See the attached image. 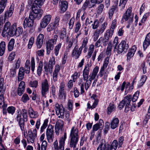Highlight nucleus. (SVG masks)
<instances>
[{"label":"nucleus","instance_id":"obj_34","mask_svg":"<svg viewBox=\"0 0 150 150\" xmlns=\"http://www.w3.org/2000/svg\"><path fill=\"white\" fill-rule=\"evenodd\" d=\"M115 106L113 103H110L107 108V114H110L112 112L115 110Z\"/></svg>","mask_w":150,"mask_h":150},{"label":"nucleus","instance_id":"obj_27","mask_svg":"<svg viewBox=\"0 0 150 150\" xmlns=\"http://www.w3.org/2000/svg\"><path fill=\"white\" fill-rule=\"evenodd\" d=\"M55 58L54 57H52L50 58L49 61L48 68L50 72L51 73L52 71L53 66L55 64Z\"/></svg>","mask_w":150,"mask_h":150},{"label":"nucleus","instance_id":"obj_37","mask_svg":"<svg viewBox=\"0 0 150 150\" xmlns=\"http://www.w3.org/2000/svg\"><path fill=\"white\" fill-rule=\"evenodd\" d=\"M88 7L89 8H91V7L90 6L89 0H86L82 6L81 10L85 11Z\"/></svg>","mask_w":150,"mask_h":150},{"label":"nucleus","instance_id":"obj_48","mask_svg":"<svg viewBox=\"0 0 150 150\" xmlns=\"http://www.w3.org/2000/svg\"><path fill=\"white\" fill-rule=\"evenodd\" d=\"M62 45V43H59L55 47L54 51V53L56 56H57L58 55L59 50L61 47Z\"/></svg>","mask_w":150,"mask_h":150},{"label":"nucleus","instance_id":"obj_52","mask_svg":"<svg viewBox=\"0 0 150 150\" xmlns=\"http://www.w3.org/2000/svg\"><path fill=\"white\" fill-rule=\"evenodd\" d=\"M104 142L103 141L99 145V146L98 147L97 150H104L106 147V144L105 142V141H104Z\"/></svg>","mask_w":150,"mask_h":150},{"label":"nucleus","instance_id":"obj_31","mask_svg":"<svg viewBox=\"0 0 150 150\" xmlns=\"http://www.w3.org/2000/svg\"><path fill=\"white\" fill-rule=\"evenodd\" d=\"M68 7V3L66 1H64L61 3L60 6V12L64 13L67 10Z\"/></svg>","mask_w":150,"mask_h":150},{"label":"nucleus","instance_id":"obj_43","mask_svg":"<svg viewBox=\"0 0 150 150\" xmlns=\"http://www.w3.org/2000/svg\"><path fill=\"white\" fill-rule=\"evenodd\" d=\"M104 5L103 4H99L96 8L97 13L98 14H101L103 11Z\"/></svg>","mask_w":150,"mask_h":150},{"label":"nucleus","instance_id":"obj_55","mask_svg":"<svg viewBox=\"0 0 150 150\" xmlns=\"http://www.w3.org/2000/svg\"><path fill=\"white\" fill-rule=\"evenodd\" d=\"M59 20V16H57L56 17L54 23L51 24L54 28H56L58 26Z\"/></svg>","mask_w":150,"mask_h":150},{"label":"nucleus","instance_id":"obj_22","mask_svg":"<svg viewBox=\"0 0 150 150\" xmlns=\"http://www.w3.org/2000/svg\"><path fill=\"white\" fill-rule=\"evenodd\" d=\"M137 47L135 45L133 46L132 48L128 50V53L127 54V60H128L133 57L136 51Z\"/></svg>","mask_w":150,"mask_h":150},{"label":"nucleus","instance_id":"obj_47","mask_svg":"<svg viewBox=\"0 0 150 150\" xmlns=\"http://www.w3.org/2000/svg\"><path fill=\"white\" fill-rule=\"evenodd\" d=\"M132 96L130 95H128L125 96L123 100L125 103V104H130Z\"/></svg>","mask_w":150,"mask_h":150},{"label":"nucleus","instance_id":"obj_53","mask_svg":"<svg viewBox=\"0 0 150 150\" xmlns=\"http://www.w3.org/2000/svg\"><path fill=\"white\" fill-rule=\"evenodd\" d=\"M30 99L28 96L26 94H24L22 96L21 100L24 103H25Z\"/></svg>","mask_w":150,"mask_h":150},{"label":"nucleus","instance_id":"obj_44","mask_svg":"<svg viewBox=\"0 0 150 150\" xmlns=\"http://www.w3.org/2000/svg\"><path fill=\"white\" fill-rule=\"evenodd\" d=\"M118 145V141L116 140H114L111 144L110 150H116Z\"/></svg>","mask_w":150,"mask_h":150},{"label":"nucleus","instance_id":"obj_56","mask_svg":"<svg viewBox=\"0 0 150 150\" xmlns=\"http://www.w3.org/2000/svg\"><path fill=\"white\" fill-rule=\"evenodd\" d=\"M139 93L140 92L137 91L133 95L132 99V101L133 102H135L136 101L139 96Z\"/></svg>","mask_w":150,"mask_h":150},{"label":"nucleus","instance_id":"obj_1","mask_svg":"<svg viewBox=\"0 0 150 150\" xmlns=\"http://www.w3.org/2000/svg\"><path fill=\"white\" fill-rule=\"evenodd\" d=\"M33 11L30 13L29 16V18H26L24 20L23 26L24 28L27 27H31L34 24V20L35 18L40 19L42 17L43 13V11L41 9H38L35 8H32Z\"/></svg>","mask_w":150,"mask_h":150},{"label":"nucleus","instance_id":"obj_18","mask_svg":"<svg viewBox=\"0 0 150 150\" xmlns=\"http://www.w3.org/2000/svg\"><path fill=\"white\" fill-rule=\"evenodd\" d=\"M59 87V89L58 96L59 98L61 99L64 98L65 99L66 98V96L64 91L65 84L64 82H62Z\"/></svg>","mask_w":150,"mask_h":150},{"label":"nucleus","instance_id":"obj_30","mask_svg":"<svg viewBox=\"0 0 150 150\" xmlns=\"http://www.w3.org/2000/svg\"><path fill=\"white\" fill-rule=\"evenodd\" d=\"M119 123V120L118 118H114L110 123L111 128L114 129L117 127Z\"/></svg>","mask_w":150,"mask_h":150},{"label":"nucleus","instance_id":"obj_25","mask_svg":"<svg viewBox=\"0 0 150 150\" xmlns=\"http://www.w3.org/2000/svg\"><path fill=\"white\" fill-rule=\"evenodd\" d=\"M25 72L24 71V68L21 67L19 69L18 74V80L20 81H21L24 78Z\"/></svg>","mask_w":150,"mask_h":150},{"label":"nucleus","instance_id":"obj_12","mask_svg":"<svg viewBox=\"0 0 150 150\" xmlns=\"http://www.w3.org/2000/svg\"><path fill=\"white\" fill-rule=\"evenodd\" d=\"M129 47L128 44L125 41H122L117 47V53L118 54L121 53L123 52H126Z\"/></svg>","mask_w":150,"mask_h":150},{"label":"nucleus","instance_id":"obj_49","mask_svg":"<svg viewBox=\"0 0 150 150\" xmlns=\"http://www.w3.org/2000/svg\"><path fill=\"white\" fill-rule=\"evenodd\" d=\"M45 0H35L34 2V5L40 8L43 4Z\"/></svg>","mask_w":150,"mask_h":150},{"label":"nucleus","instance_id":"obj_8","mask_svg":"<svg viewBox=\"0 0 150 150\" xmlns=\"http://www.w3.org/2000/svg\"><path fill=\"white\" fill-rule=\"evenodd\" d=\"M132 8L129 7L128 8L125 13L123 14L122 21L125 20V21L128 20L129 24L132 23L133 22V16L131 14Z\"/></svg>","mask_w":150,"mask_h":150},{"label":"nucleus","instance_id":"obj_61","mask_svg":"<svg viewBox=\"0 0 150 150\" xmlns=\"http://www.w3.org/2000/svg\"><path fill=\"white\" fill-rule=\"evenodd\" d=\"M109 57H107L106 58L104 61V63L103 64L101 68L105 69L107 67L109 63Z\"/></svg>","mask_w":150,"mask_h":150},{"label":"nucleus","instance_id":"obj_58","mask_svg":"<svg viewBox=\"0 0 150 150\" xmlns=\"http://www.w3.org/2000/svg\"><path fill=\"white\" fill-rule=\"evenodd\" d=\"M100 38L101 39V42L103 43V46L105 47L108 44L109 40L104 37H100Z\"/></svg>","mask_w":150,"mask_h":150},{"label":"nucleus","instance_id":"obj_45","mask_svg":"<svg viewBox=\"0 0 150 150\" xmlns=\"http://www.w3.org/2000/svg\"><path fill=\"white\" fill-rule=\"evenodd\" d=\"M16 110V108L13 106L8 107L6 109L7 112L13 115L15 113Z\"/></svg>","mask_w":150,"mask_h":150},{"label":"nucleus","instance_id":"obj_57","mask_svg":"<svg viewBox=\"0 0 150 150\" xmlns=\"http://www.w3.org/2000/svg\"><path fill=\"white\" fill-rule=\"evenodd\" d=\"M92 26L93 29L95 30L97 29L99 26V21L97 19L95 20L93 23L92 25Z\"/></svg>","mask_w":150,"mask_h":150},{"label":"nucleus","instance_id":"obj_64","mask_svg":"<svg viewBox=\"0 0 150 150\" xmlns=\"http://www.w3.org/2000/svg\"><path fill=\"white\" fill-rule=\"evenodd\" d=\"M17 69L13 67L10 70V76L11 77L14 76L16 74V70Z\"/></svg>","mask_w":150,"mask_h":150},{"label":"nucleus","instance_id":"obj_59","mask_svg":"<svg viewBox=\"0 0 150 150\" xmlns=\"http://www.w3.org/2000/svg\"><path fill=\"white\" fill-rule=\"evenodd\" d=\"M75 26L74 33H76L79 32L81 27V24L80 22L79 21L77 22Z\"/></svg>","mask_w":150,"mask_h":150},{"label":"nucleus","instance_id":"obj_33","mask_svg":"<svg viewBox=\"0 0 150 150\" xmlns=\"http://www.w3.org/2000/svg\"><path fill=\"white\" fill-rule=\"evenodd\" d=\"M118 1L117 0L116 6L113 5L112 6L111 8L110 9L108 12L109 18L111 19L113 14L115 10L117 8V4H118Z\"/></svg>","mask_w":150,"mask_h":150},{"label":"nucleus","instance_id":"obj_24","mask_svg":"<svg viewBox=\"0 0 150 150\" xmlns=\"http://www.w3.org/2000/svg\"><path fill=\"white\" fill-rule=\"evenodd\" d=\"M66 42L68 44V47L69 49L71 47L73 43H77V42L74 39L73 37H72L71 38H69V36L67 37L66 39Z\"/></svg>","mask_w":150,"mask_h":150},{"label":"nucleus","instance_id":"obj_13","mask_svg":"<svg viewBox=\"0 0 150 150\" xmlns=\"http://www.w3.org/2000/svg\"><path fill=\"white\" fill-rule=\"evenodd\" d=\"M12 26H11L10 23L8 22H6L4 25L3 29L2 35L3 37H5L9 35L10 36L11 32L12 31Z\"/></svg>","mask_w":150,"mask_h":150},{"label":"nucleus","instance_id":"obj_35","mask_svg":"<svg viewBox=\"0 0 150 150\" xmlns=\"http://www.w3.org/2000/svg\"><path fill=\"white\" fill-rule=\"evenodd\" d=\"M30 61L29 60H27L25 64L24 68V72L27 74H29L30 72Z\"/></svg>","mask_w":150,"mask_h":150},{"label":"nucleus","instance_id":"obj_32","mask_svg":"<svg viewBox=\"0 0 150 150\" xmlns=\"http://www.w3.org/2000/svg\"><path fill=\"white\" fill-rule=\"evenodd\" d=\"M47 146V143L46 141L44 140L43 141L40 147V145L39 144H38L37 147V149L38 150H46Z\"/></svg>","mask_w":150,"mask_h":150},{"label":"nucleus","instance_id":"obj_62","mask_svg":"<svg viewBox=\"0 0 150 150\" xmlns=\"http://www.w3.org/2000/svg\"><path fill=\"white\" fill-rule=\"evenodd\" d=\"M109 57H107L106 58L104 61V63L103 64L101 68L105 69L107 67L109 63Z\"/></svg>","mask_w":150,"mask_h":150},{"label":"nucleus","instance_id":"obj_7","mask_svg":"<svg viewBox=\"0 0 150 150\" xmlns=\"http://www.w3.org/2000/svg\"><path fill=\"white\" fill-rule=\"evenodd\" d=\"M37 137V131L35 129L33 131L29 129L28 131V137L27 141L28 143H33Z\"/></svg>","mask_w":150,"mask_h":150},{"label":"nucleus","instance_id":"obj_36","mask_svg":"<svg viewBox=\"0 0 150 150\" xmlns=\"http://www.w3.org/2000/svg\"><path fill=\"white\" fill-rule=\"evenodd\" d=\"M105 69L102 68H101L100 69V71L99 73V74L98 76H96L97 77L99 76L100 77H102L103 75H104L103 79H106L108 77V74L106 72H105Z\"/></svg>","mask_w":150,"mask_h":150},{"label":"nucleus","instance_id":"obj_19","mask_svg":"<svg viewBox=\"0 0 150 150\" xmlns=\"http://www.w3.org/2000/svg\"><path fill=\"white\" fill-rule=\"evenodd\" d=\"M55 44L52 40H49L46 42L47 54H49L54 48V44Z\"/></svg>","mask_w":150,"mask_h":150},{"label":"nucleus","instance_id":"obj_40","mask_svg":"<svg viewBox=\"0 0 150 150\" xmlns=\"http://www.w3.org/2000/svg\"><path fill=\"white\" fill-rule=\"evenodd\" d=\"M14 39L13 38L11 39L8 45V49L9 51H11L13 50L14 47Z\"/></svg>","mask_w":150,"mask_h":150},{"label":"nucleus","instance_id":"obj_26","mask_svg":"<svg viewBox=\"0 0 150 150\" xmlns=\"http://www.w3.org/2000/svg\"><path fill=\"white\" fill-rule=\"evenodd\" d=\"M29 114L30 117L32 118H36L38 116V112L36 111H34L32 108H29Z\"/></svg>","mask_w":150,"mask_h":150},{"label":"nucleus","instance_id":"obj_11","mask_svg":"<svg viewBox=\"0 0 150 150\" xmlns=\"http://www.w3.org/2000/svg\"><path fill=\"white\" fill-rule=\"evenodd\" d=\"M49 86L48 81L45 79L41 84V93L42 96L46 97V95L49 92Z\"/></svg>","mask_w":150,"mask_h":150},{"label":"nucleus","instance_id":"obj_10","mask_svg":"<svg viewBox=\"0 0 150 150\" xmlns=\"http://www.w3.org/2000/svg\"><path fill=\"white\" fill-rule=\"evenodd\" d=\"M46 135L48 141L50 143L52 142L54 139V126L49 125L46 130Z\"/></svg>","mask_w":150,"mask_h":150},{"label":"nucleus","instance_id":"obj_39","mask_svg":"<svg viewBox=\"0 0 150 150\" xmlns=\"http://www.w3.org/2000/svg\"><path fill=\"white\" fill-rule=\"evenodd\" d=\"M7 1V0H1L0 1V14L4 10Z\"/></svg>","mask_w":150,"mask_h":150},{"label":"nucleus","instance_id":"obj_21","mask_svg":"<svg viewBox=\"0 0 150 150\" xmlns=\"http://www.w3.org/2000/svg\"><path fill=\"white\" fill-rule=\"evenodd\" d=\"M91 66V65H89V64L88 63L86 65L83 71V78H86L89 77V73L90 71V68Z\"/></svg>","mask_w":150,"mask_h":150},{"label":"nucleus","instance_id":"obj_38","mask_svg":"<svg viewBox=\"0 0 150 150\" xmlns=\"http://www.w3.org/2000/svg\"><path fill=\"white\" fill-rule=\"evenodd\" d=\"M114 31L112 30H107L105 33L104 37L108 40H109L112 37Z\"/></svg>","mask_w":150,"mask_h":150},{"label":"nucleus","instance_id":"obj_51","mask_svg":"<svg viewBox=\"0 0 150 150\" xmlns=\"http://www.w3.org/2000/svg\"><path fill=\"white\" fill-rule=\"evenodd\" d=\"M128 0H120L119 6L120 7L122 10L124 9Z\"/></svg>","mask_w":150,"mask_h":150},{"label":"nucleus","instance_id":"obj_6","mask_svg":"<svg viewBox=\"0 0 150 150\" xmlns=\"http://www.w3.org/2000/svg\"><path fill=\"white\" fill-rule=\"evenodd\" d=\"M107 23L106 22H104L101 26L99 29H97L95 30L94 33L93 40L94 41H96L98 39L99 35L102 34L105 31L107 26Z\"/></svg>","mask_w":150,"mask_h":150},{"label":"nucleus","instance_id":"obj_29","mask_svg":"<svg viewBox=\"0 0 150 150\" xmlns=\"http://www.w3.org/2000/svg\"><path fill=\"white\" fill-rule=\"evenodd\" d=\"M13 8L11 6L8 11H7L4 14V20H6L9 17L11 16L13 14Z\"/></svg>","mask_w":150,"mask_h":150},{"label":"nucleus","instance_id":"obj_63","mask_svg":"<svg viewBox=\"0 0 150 150\" xmlns=\"http://www.w3.org/2000/svg\"><path fill=\"white\" fill-rule=\"evenodd\" d=\"M75 19L74 18H72L70 20L69 23V29H72L74 26Z\"/></svg>","mask_w":150,"mask_h":150},{"label":"nucleus","instance_id":"obj_46","mask_svg":"<svg viewBox=\"0 0 150 150\" xmlns=\"http://www.w3.org/2000/svg\"><path fill=\"white\" fill-rule=\"evenodd\" d=\"M48 122V120L47 119H46L44 120L43 123L40 128V132L41 133L43 132L47 127Z\"/></svg>","mask_w":150,"mask_h":150},{"label":"nucleus","instance_id":"obj_23","mask_svg":"<svg viewBox=\"0 0 150 150\" xmlns=\"http://www.w3.org/2000/svg\"><path fill=\"white\" fill-rule=\"evenodd\" d=\"M150 45V32L148 33L145 38L143 43V46L144 50H145Z\"/></svg>","mask_w":150,"mask_h":150},{"label":"nucleus","instance_id":"obj_28","mask_svg":"<svg viewBox=\"0 0 150 150\" xmlns=\"http://www.w3.org/2000/svg\"><path fill=\"white\" fill-rule=\"evenodd\" d=\"M59 34L60 40H64L65 38H67V36H68L67 35L66 30L64 28H62L60 30Z\"/></svg>","mask_w":150,"mask_h":150},{"label":"nucleus","instance_id":"obj_2","mask_svg":"<svg viewBox=\"0 0 150 150\" xmlns=\"http://www.w3.org/2000/svg\"><path fill=\"white\" fill-rule=\"evenodd\" d=\"M16 115L15 119L18 122L21 130L24 131L25 122L27 121L28 117L27 110L25 109H23L21 110L20 109H18Z\"/></svg>","mask_w":150,"mask_h":150},{"label":"nucleus","instance_id":"obj_14","mask_svg":"<svg viewBox=\"0 0 150 150\" xmlns=\"http://www.w3.org/2000/svg\"><path fill=\"white\" fill-rule=\"evenodd\" d=\"M51 19V16L48 14L44 16L40 23V26L41 28H45L50 23Z\"/></svg>","mask_w":150,"mask_h":150},{"label":"nucleus","instance_id":"obj_3","mask_svg":"<svg viewBox=\"0 0 150 150\" xmlns=\"http://www.w3.org/2000/svg\"><path fill=\"white\" fill-rule=\"evenodd\" d=\"M70 139L69 142V146L71 148L75 149L79 141L78 130L73 127L71 131L70 134Z\"/></svg>","mask_w":150,"mask_h":150},{"label":"nucleus","instance_id":"obj_16","mask_svg":"<svg viewBox=\"0 0 150 150\" xmlns=\"http://www.w3.org/2000/svg\"><path fill=\"white\" fill-rule=\"evenodd\" d=\"M82 50L80 47L79 48L78 45L76 44L72 52V57H74L76 59H78L81 53Z\"/></svg>","mask_w":150,"mask_h":150},{"label":"nucleus","instance_id":"obj_20","mask_svg":"<svg viewBox=\"0 0 150 150\" xmlns=\"http://www.w3.org/2000/svg\"><path fill=\"white\" fill-rule=\"evenodd\" d=\"M64 125L63 121L61 120H59L56 123L55 127L56 134L58 135L59 134L60 129H62Z\"/></svg>","mask_w":150,"mask_h":150},{"label":"nucleus","instance_id":"obj_41","mask_svg":"<svg viewBox=\"0 0 150 150\" xmlns=\"http://www.w3.org/2000/svg\"><path fill=\"white\" fill-rule=\"evenodd\" d=\"M43 66L42 62L40 61L37 68V74L39 76H40L42 73Z\"/></svg>","mask_w":150,"mask_h":150},{"label":"nucleus","instance_id":"obj_54","mask_svg":"<svg viewBox=\"0 0 150 150\" xmlns=\"http://www.w3.org/2000/svg\"><path fill=\"white\" fill-rule=\"evenodd\" d=\"M34 41V38L33 37H31L29 39L28 45L27 47L29 49L31 48Z\"/></svg>","mask_w":150,"mask_h":150},{"label":"nucleus","instance_id":"obj_50","mask_svg":"<svg viewBox=\"0 0 150 150\" xmlns=\"http://www.w3.org/2000/svg\"><path fill=\"white\" fill-rule=\"evenodd\" d=\"M38 85V82L37 81H31L29 83V86L32 87L36 88Z\"/></svg>","mask_w":150,"mask_h":150},{"label":"nucleus","instance_id":"obj_9","mask_svg":"<svg viewBox=\"0 0 150 150\" xmlns=\"http://www.w3.org/2000/svg\"><path fill=\"white\" fill-rule=\"evenodd\" d=\"M12 31L10 34V36L15 35L16 37H18L23 33V29L21 27H17L16 24H13L12 26Z\"/></svg>","mask_w":150,"mask_h":150},{"label":"nucleus","instance_id":"obj_42","mask_svg":"<svg viewBox=\"0 0 150 150\" xmlns=\"http://www.w3.org/2000/svg\"><path fill=\"white\" fill-rule=\"evenodd\" d=\"M89 38L88 37H86L83 39V41L82 43L81 46L80 47L82 50L83 47H88L87 44L88 42Z\"/></svg>","mask_w":150,"mask_h":150},{"label":"nucleus","instance_id":"obj_15","mask_svg":"<svg viewBox=\"0 0 150 150\" xmlns=\"http://www.w3.org/2000/svg\"><path fill=\"white\" fill-rule=\"evenodd\" d=\"M56 114L59 118H63L64 115V110L62 106H60L58 104H55V107Z\"/></svg>","mask_w":150,"mask_h":150},{"label":"nucleus","instance_id":"obj_5","mask_svg":"<svg viewBox=\"0 0 150 150\" xmlns=\"http://www.w3.org/2000/svg\"><path fill=\"white\" fill-rule=\"evenodd\" d=\"M67 138V134L64 133V137H62L59 142V146H58V143L57 140L53 143L54 150H64L65 142Z\"/></svg>","mask_w":150,"mask_h":150},{"label":"nucleus","instance_id":"obj_60","mask_svg":"<svg viewBox=\"0 0 150 150\" xmlns=\"http://www.w3.org/2000/svg\"><path fill=\"white\" fill-rule=\"evenodd\" d=\"M31 70L33 72L34 71L35 67V59L33 57H31Z\"/></svg>","mask_w":150,"mask_h":150},{"label":"nucleus","instance_id":"obj_17","mask_svg":"<svg viewBox=\"0 0 150 150\" xmlns=\"http://www.w3.org/2000/svg\"><path fill=\"white\" fill-rule=\"evenodd\" d=\"M4 99L3 94L0 95V108H2V113L3 115L6 116L7 115V112L6 108L7 105L4 103Z\"/></svg>","mask_w":150,"mask_h":150},{"label":"nucleus","instance_id":"obj_4","mask_svg":"<svg viewBox=\"0 0 150 150\" xmlns=\"http://www.w3.org/2000/svg\"><path fill=\"white\" fill-rule=\"evenodd\" d=\"M99 69V67L97 66L94 67L93 70L92 72L89 74V79H88L89 77H87V78H83V80L86 81L84 86L85 89L86 91L87 90L91 85L92 81L96 77Z\"/></svg>","mask_w":150,"mask_h":150}]
</instances>
